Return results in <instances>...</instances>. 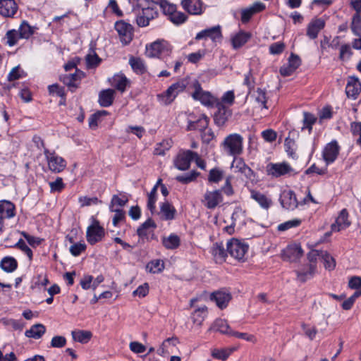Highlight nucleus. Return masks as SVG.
I'll return each instance as SVG.
<instances>
[{"mask_svg": "<svg viewBox=\"0 0 361 361\" xmlns=\"http://www.w3.org/2000/svg\"><path fill=\"white\" fill-rule=\"evenodd\" d=\"M243 137L240 134L233 133L225 137L222 145L228 154L235 157L243 152Z\"/></svg>", "mask_w": 361, "mask_h": 361, "instance_id": "nucleus-1", "label": "nucleus"}, {"mask_svg": "<svg viewBox=\"0 0 361 361\" xmlns=\"http://www.w3.org/2000/svg\"><path fill=\"white\" fill-rule=\"evenodd\" d=\"M185 87L186 85L183 81H180L171 85L165 92L157 95L159 102L162 105L171 104L178 94L182 92Z\"/></svg>", "mask_w": 361, "mask_h": 361, "instance_id": "nucleus-2", "label": "nucleus"}, {"mask_svg": "<svg viewBox=\"0 0 361 361\" xmlns=\"http://www.w3.org/2000/svg\"><path fill=\"white\" fill-rule=\"evenodd\" d=\"M224 201L223 194L220 190H207L201 200L202 204L209 209L219 207Z\"/></svg>", "mask_w": 361, "mask_h": 361, "instance_id": "nucleus-3", "label": "nucleus"}, {"mask_svg": "<svg viewBox=\"0 0 361 361\" xmlns=\"http://www.w3.org/2000/svg\"><path fill=\"white\" fill-rule=\"evenodd\" d=\"M247 250L248 245L236 238H233L227 243V252L238 260L243 259Z\"/></svg>", "mask_w": 361, "mask_h": 361, "instance_id": "nucleus-4", "label": "nucleus"}, {"mask_svg": "<svg viewBox=\"0 0 361 361\" xmlns=\"http://www.w3.org/2000/svg\"><path fill=\"white\" fill-rule=\"evenodd\" d=\"M195 39H204V42L221 44L222 42V34L219 25L202 30L197 34Z\"/></svg>", "mask_w": 361, "mask_h": 361, "instance_id": "nucleus-5", "label": "nucleus"}, {"mask_svg": "<svg viewBox=\"0 0 361 361\" xmlns=\"http://www.w3.org/2000/svg\"><path fill=\"white\" fill-rule=\"evenodd\" d=\"M195 92L192 96L194 99L199 100L203 105L207 106H214L219 100L213 97L209 92H204L197 81L193 83Z\"/></svg>", "mask_w": 361, "mask_h": 361, "instance_id": "nucleus-6", "label": "nucleus"}, {"mask_svg": "<svg viewBox=\"0 0 361 361\" xmlns=\"http://www.w3.org/2000/svg\"><path fill=\"white\" fill-rule=\"evenodd\" d=\"M293 169L286 162L269 163L265 168L267 176L272 178H279L293 172Z\"/></svg>", "mask_w": 361, "mask_h": 361, "instance_id": "nucleus-7", "label": "nucleus"}, {"mask_svg": "<svg viewBox=\"0 0 361 361\" xmlns=\"http://www.w3.org/2000/svg\"><path fill=\"white\" fill-rule=\"evenodd\" d=\"M44 152L50 171L54 173H60L64 170L67 164L64 159L47 149H45Z\"/></svg>", "mask_w": 361, "mask_h": 361, "instance_id": "nucleus-8", "label": "nucleus"}, {"mask_svg": "<svg viewBox=\"0 0 361 361\" xmlns=\"http://www.w3.org/2000/svg\"><path fill=\"white\" fill-rule=\"evenodd\" d=\"M197 156V152L191 150L180 151L174 159V166L180 171H185L190 168V162Z\"/></svg>", "mask_w": 361, "mask_h": 361, "instance_id": "nucleus-9", "label": "nucleus"}, {"mask_svg": "<svg viewBox=\"0 0 361 361\" xmlns=\"http://www.w3.org/2000/svg\"><path fill=\"white\" fill-rule=\"evenodd\" d=\"M104 236V229L99 225V221H94L93 224L87 227V240L94 245L102 240Z\"/></svg>", "mask_w": 361, "mask_h": 361, "instance_id": "nucleus-10", "label": "nucleus"}, {"mask_svg": "<svg viewBox=\"0 0 361 361\" xmlns=\"http://www.w3.org/2000/svg\"><path fill=\"white\" fill-rule=\"evenodd\" d=\"M115 29L123 43L128 44L131 42L133 35V29L130 24L120 20L115 23Z\"/></svg>", "mask_w": 361, "mask_h": 361, "instance_id": "nucleus-11", "label": "nucleus"}, {"mask_svg": "<svg viewBox=\"0 0 361 361\" xmlns=\"http://www.w3.org/2000/svg\"><path fill=\"white\" fill-rule=\"evenodd\" d=\"M157 15L158 13L154 8L150 6L143 8L137 14L136 23L139 27H146Z\"/></svg>", "mask_w": 361, "mask_h": 361, "instance_id": "nucleus-12", "label": "nucleus"}, {"mask_svg": "<svg viewBox=\"0 0 361 361\" xmlns=\"http://www.w3.org/2000/svg\"><path fill=\"white\" fill-rule=\"evenodd\" d=\"M300 64V58L298 55L291 53L288 59V63L281 67L280 73L284 77L290 76L296 71Z\"/></svg>", "mask_w": 361, "mask_h": 361, "instance_id": "nucleus-13", "label": "nucleus"}, {"mask_svg": "<svg viewBox=\"0 0 361 361\" xmlns=\"http://www.w3.org/2000/svg\"><path fill=\"white\" fill-rule=\"evenodd\" d=\"M340 147L336 140L328 143L323 150V158L327 164L333 163L337 158Z\"/></svg>", "mask_w": 361, "mask_h": 361, "instance_id": "nucleus-14", "label": "nucleus"}, {"mask_svg": "<svg viewBox=\"0 0 361 361\" xmlns=\"http://www.w3.org/2000/svg\"><path fill=\"white\" fill-rule=\"evenodd\" d=\"M214 106L217 109V111L214 114V122L219 126H221L225 124L231 116V111L220 101Z\"/></svg>", "mask_w": 361, "mask_h": 361, "instance_id": "nucleus-15", "label": "nucleus"}, {"mask_svg": "<svg viewBox=\"0 0 361 361\" xmlns=\"http://www.w3.org/2000/svg\"><path fill=\"white\" fill-rule=\"evenodd\" d=\"M280 202L283 208L288 210H293L298 205L295 192L290 190L283 191L280 197Z\"/></svg>", "mask_w": 361, "mask_h": 361, "instance_id": "nucleus-16", "label": "nucleus"}, {"mask_svg": "<svg viewBox=\"0 0 361 361\" xmlns=\"http://www.w3.org/2000/svg\"><path fill=\"white\" fill-rule=\"evenodd\" d=\"M303 251L300 245L297 244L288 245L282 252L283 260L295 262L302 257Z\"/></svg>", "mask_w": 361, "mask_h": 361, "instance_id": "nucleus-17", "label": "nucleus"}, {"mask_svg": "<svg viewBox=\"0 0 361 361\" xmlns=\"http://www.w3.org/2000/svg\"><path fill=\"white\" fill-rule=\"evenodd\" d=\"M210 299L215 301L216 305L220 309H224L227 307L231 300V295L228 291L220 290L212 293Z\"/></svg>", "mask_w": 361, "mask_h": 361, "instance_id": "nucleus-18", "label": "nucleus"}, {"mask_svg": "<svg viewBox=\"0 0 361 361\" xmlns=\"http://www.w3.org/2000/svg\"><path fill=\"white\" fill-rule=\"evenodd\" d=\"M231 169L234 172L240 173L247 178H251L253 175L252 170L245 163L243 159L236 157V156L231 164Z\"/></svg>", "mask_w": 361, "mask_h": 361, "instance_id": "nucleus-19", "label": "nucleus"}, {"mask_svg": "<svg viewBox=\"0 0 361 361\" xmlns=\"http://www.w3.org/2000/svg\"><path fill=\"white\" fill-rule=\"evenodd\" d=\"M360 92V82L358 80L357 78L355 77L350 78L345 87V92L348 97L355 99H357Z\"/></svg>", "mask_w": 361, "mask_h": 361, "instance_id": "nucleus-20", "label": "nucleus"}, {"mask_svg": "<svg viewBox=\"0 0 361 361\" xmlns=\"http://www.w3.org/2000/svg\"><path fill=\"white\" fill-rule=\"evenodd\" d=\"M348 214L345 209L341 211L338 216L336 219V222L331 225V231L338 232L347 228L350 222L348 219Z\"/></svg>", "mask_w": 361, "mask_h": 361, "instance_id": "nucleus-21", "label": "nucleus"}, {"mask_svg": "<svg viewBox=\"0 0 361 361\" xmlns=\"http://www.w3.org/2000/svg\"><path fill=\"white\" fill-rule=\"evenodd\" d=\"M196 126H200V130H203L202 136L204 142H209L211 140H212L214 137V133L212 131V130L207 128L208 126L207 118L204 117L199 119L196 124H191L189 128L195 129L197 128Z\"/></svg>", "mask_w": 361, "mask_h": 361, "instance_id": "nucleus-22", "label": "nucleus"}, {"mask_svg": "<svg viewBox=\"0 0 361 361\" xmlns=\"http://www.w3.org/2000/svg\"><path fill=\"white\" fill-rule=\"evenodd\" d=\"M18 11L14 0H0V14L4 17H13Z\"/></svg>", "mask_w": 361, "mask_h": 361, "instance_id": "nucleus-23", "label": "nucleus"}, {"mask_svg": "<svg viewBox=\"0 0 361 361\" xmlns=\"http://www.w3.org/2000/svg\"><path fill=\"white\" fill-rule=\"evenodd\" d=\"M265 8V5L259 1L254 3L250 7L244 8L241 11V20L243 23H247L251 17Z\"/></svg>", "mask_w": 361, "mask_h": 361, "instance_id": "nucleus-24", "label": "nucleus"}, {"mask_svg": "<svg viewBox=\"0 0 361 361\" xmlns=\"http://www.w3.org/2000/svg\"><path fill=\"white\" fill-rule=\"evenodd\" d=\"M183 8L192 15H200L202 13V4L200 0H182Z\"/></svg>", "mask_w": 361, "mask_h": 361, "instance_id": "nucleus-25", "label": "nucleus"}, {"mask_svg": "<svg viewBox=\"0 0 361 361\" xmlns=\"http://www.w3.org/2000/svg\"><path fill=\"white\" fill-rule=\"evenodd\" d=\"M250 198L255 200L264 209L267 210L272 204L271 198L255 190H250Z\"/></svg>", "mask_w": 361, "mask_h": 361, "instance_id": "nucleus-26", "label": "nucleus"}, {"mask_svg": "<svg viewBox=\"0 0 361 361\" xmlns=\"http://www.w3.org/2000/svg\"><path fill=\"white\" fill-rule=\"evenodd\" d=\"M325 26V20L323 18H314L308 25L307 35L312 39L317 37L318 33Z\"/></svg>", "mask_w": 361, "mask_h": 361, "instance_id": "nucleus-27", "label": "nucleus"}, {"mask_svg": "<svg viewBox=\"0 0 361 361\" xmlns=\"http://www.w3.org/2000/svg\"><path fill=\"white\" fill-rule=\"evenodd\" d=\"M128 63L133 71L137 75H143L147 71V66L144 60L134 56H129Z\"/></svg>", "mask_w": 361, "mask_h": 361, "instance_id": "nucleus-28", "label": "nucleus"}, {"mask_svg": "<svg viewBox=\"0 0 361 361\" xmlns=\"http://www.w3.org/2000/svg\"><path fill=\"white\" fill-rule=\"evenodd\" d=\"M316 264H309L305 267L302 269H299L296 271V274L298 279L304 283L306 281L312 279L316 271Z\"/></svg>", "mask_w": 361, "mask_h": 361, "instance_id": "nucleus-29", "label": "nucleus"}, {"mask_svg": "<svg viewBox=\"0 0 361 361\" xmlns=\"http://www.w3.org/2000/svg\"><path fill=\"white\" fill-rule=\"evenodd\" d=\"M15 216V205L8 200L0 201V219H10Z\"/></svg>", "mask_w": 361, "mask_h": 361, "instance_id": "nucleus-30", "label": "nucleus"}, {"mask_svg": "<svg viewBox=\"0 0 361 361\" xmlns=\"http://www.w3.org/2000/svg\"><path fill=\"white\" fill-rule=\"evenodd\" d=\"M176 210L173 205L166 201L160 205V212L159 214L163 220H172L175 217Z\"/></svg>", "mask_w": 361, "mask_h": 361, "instance_id": "nucleus-31", "label": "nucleus"}, {"mask_svg": "<svg viewBox=\"0 0 361 361\" xmlns=\"http://www.w3.org/2000/svg\"><path fill=\"white\" fill-rule=\"evenodd\" d=\"M115 90L106 89L100 92L99 94V103L102 106L108 107L111 106L114 99Z\"/></svg>", "mask_w": 361, "mask_h": 361, "instance_id": "nucleus-32", "label": "nucleus"}, {"mask_svg": "<svg viewBox=\"0 0 361 361\" xmlns=\"http://www.w3.org/2000/svg\"><path fill=\"white\" fill-rule=\"evenodd\" d=\"M112 85L120 92H125L127 86L130 85V80L123 73H118L112 78Z\"/></svg>", "mask_w": 361, "mask_h": 361, "instance_id": "nucleus-33", "label": "nucleus"}, {"mask_svg": "<svg viewBox=\"0 0 361 361\" xmlns=\"http://www.w3.org/2000/svg\"><path fill=\"white\" fill-rule=\"evenodd\" d=\"M84 77V73L78 68L75 69L74 73L65 74L61 77V80L68 86H75L77 81L81 80Z\"/></svg>", "mask_w": 361, "mask_h": 361, "instance_id": "nucleus-34", "label": "nucleus"}, {"mask_svg": "<svg viewBox=\"0 0 361 361\" xmlns=\"http://www.w3.org/2000/svg\"><path fill=\"white\" fill-rule=\"evenodd\" d=\"M209 331H219L221 334L230 335L231 329L228 325L226 320L222 319H217L214 321L213 324L209 329Z\"/></svg>", "mask_w": 361, "mask_h": 361, "instance_id": "nucleus-35", "label": "nucleus"}, {"mask_svg": "<svg viewBox=\"0 0 361 361\" xmlns=\"http://www.w3.org/2000/svg\"><path fill=\"white\" fill-rule=\"evenodd\" d=\"M211 253L216 262H221L225 260L226 252L221 243H216L211 248Z\"/></svg>", "mask_w": 361, "mask_h": 361, "instance_id": "nucleus-36", "label": "nucleus"}, {"mask_svg": "<svg viewBox=\"0 0 361 361\" xmlns=\"http://www.w3.org/2000/svg\"><path fill=\"white\" fill-rule=\"evenodd\" d=\"M167 47H146L145 55L149 58H162L166 52L169 54Z\"/></svg>", "mask_w": 361, "mask_h": 361, "instance_id": "nucleus-37", "label": "nucleus"}, {"mask_svg": "<svg viewBox=\"0 0 361 361\" xmlns=\"http://www.w3.org/2000/svg\"><path fill=\"white\" fill-rule=\"evenodd\" d=\"M207 315V307L204 305L197 308L192 314V322L201 326Z\"/></svg>", "mask_w": 361, "mask_h": 361, "instance_id": "nucleus-38", "label": "nucleus"}, {"mask_svg": "<svg viewBox=\"0 0 361 361\" xmlns=\"http://www.w3.org/2000/svg\"><path fill=\"white\" fill-rule=\"evenodd\" d=\"M46 329L43 324H37L25 331V336L29 338L38 339L45 333Z\"/></svg>", "mask_w": 361, "mask_h": 361, "instance_id": "nucleus-39", "label": "nucleus"}, {"mask_svg": "<svg viewBox=\"0 0 361 361\" xmlns=\"http://www.w3.org/2000/svg\"><path fill=\"white\" fill-rule=\"evenodd\" d=\"M1 269L6 272H13L18 267V262L15 258L12 257H4L0 263Z\"/></svg>", "mask_w": 361, "mask_h": 361, "instance_id": "nucleus-40", "label": "nucleus"}, {"mask_svg": "<svg viewBox=\"0 0 361 361\" xmlns=\"http://www.w3.org/2000/svg\"><path fill=\"white\" fill-rule=\"evenodd\" d=\"M180 238L175 234H171L168 237H164L162 239V243L166 249L174 250L180 245Z\"/></svg>", "mask_w": 361, "mask_h": 361, "instance_id": "nucleus-41", "label": "nucleus"}, {"mask_svg": "<svg viewBox=\"0 0 361 361\" xmlns=\"http://www.w3.org/2000/svg\"><path fill=\"white\" fill-rule=\"evenodd\" d=\"M18 30L21 39H28L34 34L35 27L30 26L27 21H23Z\"/></svg>", "mask_w": 361, "mask_h": 361, "instance_id": "nucleus-42", "label": "nucleus"}, {"mask_svg": "<svg viewBox=\"0 0 361 361\" xmlns=\"http://www.w3.org/2000/svg\"><path fill=\"white\" fill-rule=\"evenodd\" d=\"M72 337L75 341L80 342L81 343H86L90 340L92 337V333L88 331H73Z\"/></svg>", "mask_w": 361, "mask_h": 361, "instance_id": "nucleus-43", "label": "nucleus"}, {"mask_svg": "<svg viewBox=\"0 0 361 361\" xmlns=\"http://www.w3.org/2000/svg\"><path fill=\"white\" fill-rule=\"evenodd\" d=\"M252 97H253L255 101L257 103L258 107L264 108L266 109H268L266 106L267 97L264 90L257 88V90L253 92Z\"/></svg>", "mask_w": 361, "mask_h": 361, "instance_id": "nucleus-44", "label": "nucleus"}, {"mask_svg": "<svg viewBox=\"0 0 361 361\" xmlns=\"http://www.w3.org/2000/svg\"><path fill=\"white\" fill-rule=\"evenodd\" d=\"M250 37V33L240 31L232 37L231 40L233 45H243L245 43H247Z\"/></svg>", "mask_w": 361, "mask_h": 361, "instance_id": "nucleus-45", "label": "nucleus"}, {"mask_svg": "<svg viewBox=\"0 0 361 361\" xmlns=\"http://www.w3.org/2000/svg\"><path fill=\"white\" fill-rule=\"evenodd\" d=\"M350 132L353 136L356 137L355 143L361 146V121L350 123Z\"/></svg>", "mask_w": 361, "mask_h": 361, "instance_id": "nucleus-46", "label": "nucleus"}, {"mask_svg": "<svg viewBox=\"0 0 361 361\" xmlns=\"http://www.w3.org/2000/svg\"><path fill=\"white\" fill-rule=\"evenodd\" d=\"M325 269L333 270L336 267V261L334 258L329 255L326 251L322 252V258Z\"/></svg>", "mask_w": 361, "mask_h": 361, "instance_id": "nucleus-47", "label": "nucleus"}, {"mask_svg": "<svg viewBox=\"0 0 361 361\" xmlns=\"http://www.w3.org/2000/svg\"><path fill=\"white\" fill-rule=\"evenodd\" d=\"M224 172L219 168H214L210 170L208 180L210 183H217L223 179Z\"/></svg>", "mask_w": 361, "mask_h": 361, "instance_id": "nucleus-48", "label": "nucleus"}, {"mask_svg": "<svg viewBox=\"0 0 361 361\" xmlns=\"http://www.w3.org/2000/svg\"><path fill=\"white\" fill-rule=\"evenodd\" d=\"M200 175L199 172L192 171L189 173L176 176V179L182 183L187 184L195 180Z\"/></svg>", "mask_w": 361, "mask_h": 361, "instance_id": "nucleus-49", "label": "nucleus"}, {"mask_svg": "<svg viewBox=\"0 0 361 361\" xmlns=\"http://www.w3.org/2000/svg\"><path fill=\"white\" fill-rule=\"evenodd\" d=\"M351 29L353 32L358 36H361V16L355 13L353 17L351 23Z\"/></svg>", "mask_w": 361, "mask_h": 361, "instance_id": "nucleus-50", "label": "nucleus"}, {"mask_svg": "<svg viewBox=\"0 0 361 361\" xmlns=\"http://www.w3.org/2000/svg\"><path fill=\"white\" fill-rule=\"evenodd\" d=\"M303 127L304 128H307L309 132L312 130V125L316 122L317 118L312 114L308 112L303 113Z\"/></svg>", "mask_w": 361, "mask_h": 361, "instance_id": "nucleus-51", "label": "nucleus"}, {"mask_svg": "<svg viewBox=\"0 0 361 361\" xmlns=\"http://www.w3.org/2000/svg\"><path fill=\"white\" fill-rule=\"evenodd\" d=\"M164 268V262L159 259L151 261L147 265V269L152 273H158Z\"/></svg>", "mask_w": 361, "mask_h": 361, "instance_id": "nucleus-52", "label": "nucleus"}, {"mask_svg": "<svg viewBox=\"0 0 361 361\" xmlns=\"http://www.w3.org/2000/svg\"><path fill=\"white\" fill-rule=\"evenodd\" d=\"M232 353V350H227V349H214L212 351V356L214 358L225 360H226L228 356Z\"/></svg>", "mask_w": 361, "mask_h": 361, "instance_id": "nucleus-53", "label": "nucleus"}, {"mask_svg": "<svg viewBox=\"0 0 361 361\" xmlns=\"http://www.w3.org/2000/svg\"><path fill=\"white\" fill-rule=\"evenodd\" d=\"M149 228H156L155 223L151 219H148L145 222H144L137 230V235L140 237H143L147 235L146 230Z\"/></svg>", "mask_w": 361, "mask_h": 361, "instance_id": "nucleus-54", "label": "nucleus"}, {"mask_svg": "<svg viewBox=\"0 0 361 361\" xmlns=\"http://www.w3.org/2000/svg\"><path fill=\"white\" fill-rule=\"evenodd\" d=\"M301 222L302 221L300 219H291V220L287 221L283 224H279L278 226V230L281 231H286L291 228L298 227L301 224Z\"/></svg>", "mask_w": 361, "mask_h": 361, "instance_id": "nucleus-55", "label": "nucleus"}, {"mask_svg": "<svg viewBox=\"0 0 361 361\" xmlns=\"http://www.w3.org/2000/svg\"><path fill=\"white\" fill-rule=\"evenodd\" d=\"M7 43L8 45H14L18 42V39H21L19 36V30H11L6 32Z\"/></svg>", "mask_w": 361, "mask_h": 361, "instance_id": "nucleus-56", "label": "nucleus"}, {"mask_svg": "<svg viewBox=\"0 0 361 361\" xmlns=\"http://www.w3.org/2000/svg\"><path fill=\"white\" fill-rule=\"evenodd\" d=\"M24 75V71L20 68L19 66H18L11 69L8 75V80L14 81L23 78Z\"/></svg>", "mask_w": 361, "mask_h": 361, "instance_id": "nucleus-57", "label": "nucleus"}, {"mask_svg": "<svg viewBox=\"0 0 361 361\" xmlns=\"http://www.w3.org/2000/svg\"><path fill=\"white\" fill-rule=\"evenodd\" d=\"M301 327L304 331L305 335L311 341L315 338L317 334V329L315 326H310L308 324H302Z\"/></svg>", "mask_w": 361, "mask_h": 361, "instance_id": "nucleus-58", "label": "nucleus"}, {"mask_svg": "<svg viewBox=\"0 0 361 361\" xmlns=\"http://www.w3.org/2000/svg\"><path fill=\"white\" fill-rule=\"evenodd\" d=\"M186 16L183 13L177 11L176 10L175 12L170 16L169 20L174 24L178 25L184 23L186 20Z\"/></svg>", "mask_w": 361, "mask_h": 361, "instance_id": "nucleus-59", "label": "nucleus"}, {"mask_svg": "<svg viewBox=\"0 0 361 361\" xmlns=\"http://www.w3.org/2000/svg\"><path fill=\"white\" fill-rule=\"evenodd\" d=\"M206 51L204 49L198 50L197 52H194L188 55L187 58L188 61L192 63L198 62L205 55Z\"/></svg>", "mask_w": 361, "mask_h": 361, "instance_id": "nucleus-60", "label": "nucleus"}, {"mask_svg": "<svg viewBox=\"0 0 361 361\" xmlns=\"http://www.w3.org/2000/svg\"><path fill=\"white\" fill-rule=\"evenodd\" d=\"M160 7L162 8L163 12L169 16V18L175 12L176 10V6L172 4H170L167 1H161L160 4Z\"/></svg>", "mask_w": 361, "mask_h": 361, "instance_id": "nucleus-61", "label": "nucleus"}, {"mask_svg": "<svg viewBox=\"0 0 361 361\" xmlns=\"http://www.w3.org/2000/svg\"><path fill=\"white\" fill-rule=\"evenodd\" d=\"M78 201L80 203L81 207L97 204L99 202L97 197H89L87 196L80 197Z\"/></svg>", "mask_w": 361, "mask_h": 361, "instance_id": "nucleus-62", "label": "nucleus"}, {"mask_svg": "<svg viewBox=\"0 0 361 361\" xmlns=\"http://www.w3.org/2000/svg\"><path fill=\"white\" fill-rule=\"evenodd\" d=\"M49 186L51 192H61L65 187L61 178H57L55 181L50 182Z\"/></svg>", "mask_w": 361, "mask_h": 361, "instance_id": "nucleus-63", "label": "nucleus"}, {"mask_svg": "<svg viewBox=\"0 0 361 361\" xmlns=\"http://www.w3.org/2000/svg\"><path fill=\"white\" fill-rule=\"evenodd\" d=\"M284 145H285V147H286V152L290 156L293 157V154H295V141L293 139L290 138V137H286V140H285Z\"/></svg>", "mask_w": 361, "mask_h": 361, "instance_id": "nucleus-64", "label": "nucleus"}]
</instances>
